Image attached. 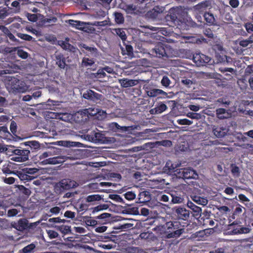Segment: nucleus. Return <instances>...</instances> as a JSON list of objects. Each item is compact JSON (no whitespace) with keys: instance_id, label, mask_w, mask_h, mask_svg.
<instances>
[{"instance_id":"1","label":"nucleus","mask_w":253,"mask_h":253,"mask_svg":"<svg viewBox=\"0 0 253 253\" xmlns=\"http://www.w3.org/2000/svg\"><path fill=\"white\" fill-rule=\"evenodd\" d=\"M156 229L167 238L178 237L184 232V229L181 228V224L178 221L167 222L164 225L157 226Z\"/></svg>"},{"instance_id":"2","label":"nucleus","mask_w":253,"mask_h":253,"mask_svg":"<svg viewBox=\"0 0 253 253\" xmlns=\"http://www.w3.org/2000/svg\"><path fill=\"white\" fill-rule=\"evenodd\" d=\"M6 87L9 91L13 93L24 92L27 89V86L24 82L17 78L8 76L5 83Z\"/></svg>"},{"instance_id":"3","label":"nucleus","mask_w":253,"mask_h":253,"mask_svg":"<svg viewBox=\"0 0 253 253\" xmlns=\"http://www.w3.org/2000/svg\"><path fill=\"white\" fill-rule=\"evenodd\" d=\"M7 153L11 152L14 155L11 158V160L22 162L29 159L30 150L29 149H20L14 146L10 145L6 149Z\"/></svg>"},{"instance_id":"4","label":"nucleus","mask_w":253,"mask_h":253,"mask_svg":"<svg viewBox=\"0 0 253 253\" xmlns=\"http://www.w3.org/2000/svg\"><path fill=\"white\" fill-rule=\"evenodd\" d=\"M151 51L158 58H168L172 56L173 49L170 45L159 42Z\"/></svg>"},{"instance_id":"5","label":"nucleus","mask_w":253,"mask_h":253,"mask_svg":"<svg viewBox=\"0 0 253 253\" xmlns=\"http://www.w3.org/2000/svg\"><path fill=\"white\" fill-rule=\"evenodd\" d=\"M102 114L106 115L105 112L99 110V109L95 107H89L81 110L79 114L81 116V121L86 122L90 118L95 117V118L98 119L99 116Z\"/></svg>"},{"instance_id":"6","label":"nucleus","mask_w":253,"mask_h":253,"mask_svg":"<svg viewBox=\"0 0 253 253\" xmlns=\"http://www.w3.org/2000/svg\"><path fill=\"white\" fill-rule=\"evenodd\" d=\"M77 183L70 179H63L56 183L55 189L56 193H61L76 186Z\"/></svg>"},{"instance_id":"7","label":"nucleus","mask_w":253,"mask_h":253,"mask_svg":"<svg viewBox=\"0 0 253 253\" xmlns=\"http://www.w3.org/2000/svg\"><path fill=\"white\" fill-rule=\"evenodd\" d=\"M143 89L145 93L149 97H155L159 95L164 97L167 95V93L163 90L156 88L154 85L149 83L144 84Z\"/></svg>"},{"instance_id":"8","label":"nucleus","mask_w":253,"mask_h":253,"mask_svg":"<svg viewBox=\"0 0 253 253\" xmlns=\"http://www.w3.org/2000/svg\"><path fill=\"white\" fill-rule=\"evenodd\" d=\"M187 207L192 211V214L193 216L197 219L200 221V219L203 220V224H205V218L204 217L206 216L205 213L206 211L203 212V216L202 215V210L201 208L196 205H195L191 201H188L187 203Z\"/></svg>"},{"instance_id":"9","label":"nucleus","mask_w":253,"mask_h":253,"mask_svg":"<svg viewBox=\"0 0 253 253\" xmlns=\"http://www.w3.org/2000/svg\"><path fill=\"white\" fill-rule=\"evenodd\" d=\"M95 130H92L90 132L84 134L85 139L92 142H100L103 141L104 135L102 133Z\"/></svg>"},{"instance_id":"10","label":"nucleus","mask_w":253,"mask_h":253,"mask_svg":"<svg viewBox=\"0 0 253 253\" xmlns=\"http://www.w3.org/2000/svg\"><path fill=\"white\" fill-rule=\"evenodd\" d=\"M102 199V196L99 194L88 195L84 199L85 202L88 203V204L87 205L86 204H82L80 206V208L82 209V210H86V208L87 206L96 205L98 201H100Z\"/></svg>"},{"instance_id":"11","label":"nucleus","mask_w":253,"mask_h":253,"mask_svg":"<svg viewBox=\"0 0 253 253\" xmlns=\"http://www.w3.org/2000/svg\"><path fill=\"white\" fill-rule=\"evenodd\" d=\"M179 177L183 179L195 178L197 174L194 170L191 168H184L179 169Z\"/></svg>"},{"instance_id":"12","label":"nucleus","mask_w":253,"mask_h":253,"mask_svg":"<svg viewBox=\"0 0 253 253\" xmlns=\"http://www.w3.org/2000/svg\"><path fill=\"white\" fill-rule=\"evenodd\" d=\"M173 211L179 219L186 220L189 217L190 212L184 208H176L173 209Z\"/></svg>"},{"instance_id":"13","label":"nucleus","mask_w":253,"mask_h":253,"mask_svg":"<svg viewBox=\"0 0 253 253\" xmlns=\"http://www.w3.org/2000/svg\"><path fill=\"white\" fill-rule=\"evenodd\" d=\"M83 96L84 99L96 102L100 100L102 95L92 90L88 89L84 93Z\"/></svg>"},{"instance_id":"14","label":"nucleus","mask_w":253,"mask_h":253,"mask_svg":"<svg viewBox=\"0 0 253 253\" xmlns=\"http://www.w3.org/2000/svg\"><path fill=\"white\" fill-rule=\"evenodd\" d=\"M164 9L165 8L163 6H155L153 9L146 13V16L148 18L155 19L158 17L160 13L164 11Z\"/></svg>"},{"instance_id":"15","label":"nucleus","mask_w":253,"mask_h":253,"mask_svg":"<svg viewBox=\"0 0 253 253\" xmlns=\"http://www.w3.org/2000/svg\"><path fill=\"white\" fill-rule=\"evenodd\" d=\"M12 226L18 231H23L28 229V221L26 218L20 219L17 222H14Z\"/></svg>"},{"instance_id":"16","label":"nucleus","mask_w":253,"mask_h":253,"mask_svg":"<svg viewBox=\"0 0 253 253\" xmlns=\"http://www.w3.org/2000/svg\"><path fill=\"white\" fill-rule=\"evenodd\" d=\"M56 64L61 69H64L67 66L66 63V58L61 53L55 54V55Z\"/></svg>"},{"instance_id":"17","label":"nucleus","mask_w":253,"mask_h":253,"mask_svg":"<svg viewBox=\"0 0 253 253\" xmlns=\"http://www.w3.org/2000/svg\"><path fill=\"white\" fill-rule=\"evenodd\" d=\"M16 175L19 177L20 180L24 181V183L31 181L34 178V176L28 174L25 172H24V171L22 170H16Z\"/></svg>"},{"instance_id":"18","label":"nucleus","mask_w":253,"mask_h":253,"mask_svg":"<svg viewBox=\"0 0 253 253\" xmlns=\"http://www.w3.org/2000/svg\"><path fill=\"white\" fill-rule=\"evenodd\" d=\"M66 41L59 40L58 41V44L60 45L63 49L68 50L72 52H75L76 48L72 44L69 43L68 42L69 40L68 38L66 39Z\"/></svg>"},{"instance_id":"19","label":"nucleus","mask_w":253,"mask_h":253,"mask_svg":"<svg viewBox=\"0 0 253 253\" xmlns=\"http://www.w3.org/2000/svg\"><path fill=\"white\" fill-rule=\"evenodd\" d=\"M151 199L150 193L147 191H143L140 192L138 195V200L139 203H145Z\"/></svg>"},{"instance_id":"20","label":"nucleus","mask_w":253,"mask_h":253,"mask_svg":"<svg viewBox=\"0 0 253 253\" xmlns=\"http://www.w3.org/2000/svg\"><path fill=\"white\" fill-rule=\"evenodd\" d=\"M213 133L217 137H222L227 134L228 129L226 128L221 127H215L213 128Z\"/></svg>"},{"instance_id":"21","label":"nucleus","mask_w":253,"mask_h":253,"mask_svg":"<svg viewBox=\"0 0 253 253\" xmlns=\"http://www.w3.org/2000/svg\"><path fill=\"white\" fill-rule=\"evenodd\" d=\"M178 14V10L176 8H171L169 9V13L166 16V19L168 21H170L175 22L177 19Z\"/></svg>"},{"instance_id":"22","label":"nucleus","mask_w":253,"mask_h":253,"mask_svg":"<svg viewBox=\"0 0 253 253\" xmlns=\"http://www.w3.org/2000/svg\"><path fill=\"white\" fill-rule=\"evenodd\" d=\"M48 116L51 118H54L55 117L56 119L63 120L65 122L69 121L71 118L70 115L68 113H61L55 115L54 113L50 112Z\"/></svg>"},{"instance_id":"23","label":"nucleus","mask_w":253,"mask_h":253,"mask_svg":"<svg viewBox=\"0 0 253 253\" xmlns=\"http://www.w3.org/2000/svg\"><path fill=\"white\" fill-rule=\"evenodd\" d=\"M119 83L122 87L125 88L133 86L137 84L136 80L125 78L119 80Z\"/></svg>"},{"instance_id":"24","label":"nucleus","mask_w":253,"mask_h":253,"mask_svg":"<svg viewBox=\"0 0 253 253\" xmlns=\"http://www.w3.org/2000/svg\"><path fill=\"white\" fill-rule=\"evenodd\" d=\"M167 109V105L163 103H159L156 107L150 110L152 114H158L162 113Z\"/></svg>"},{"instance_id":"25","label":"nucleus","mask_w":253,"mask_h":253,"mask_svg":"<svg viewBox=\"0 0 253 253\" xmlns=\"http://www.w3.org/2000/svg\"><path fill=\"white\" fill-rule=\"evenodd\" d=\"M24 145L29 147L32 152L39 150L40 148V144L37 141H28L25 142Z\"/></svg>"},{"instance_id":"26","label":"nucleus","mask_w":253,"mask_h":253,"mask_svg":"<svg viewBox=\"0 0 253 253\" xmlns=\"http://www.w3.org/2000/svg\"><path fill=\"white\" fill-rule=\"evenodd\" d=\"M0 30L3 33V35L8 37L11 41L16 42L17 39L10 31L4 26L0 25Z\"/></svg>"},{"instance_id":"27","label":"nucleus","mask_w":253,"mask_h":253,"mask_svg":"<svg viewBox=\"0 0 253 253\" xmlns=\"http://www.w3.org/2000/svg\"><path fill=\"white\" fill-rule=\"evenodd\" d=\"M216 115L217 117L220 119L229 118L231 116L230 113L222 108H220L216 110Z\"/></svg>"},{"instance_id":"28","label":"nucleus","mask_w":253,"mask_h":253,"mask_svg":"<svg viewBox=\"0 0 253 253\" xmlns=\"http://www.w3.org/2000/svg\"><path fill=\"white\" fill-rule=\"evenodd\" d=\"M171 198V202L173 204H180L183 202V198L176 192L169 194Z\"/></svg>"},{"instance_id":"29","label":"nucleus","mask_w":253,"mask_h":253,"mask_svg":"<svg viewBox=\"0 0 253 253\" xmlns=\"http://www.w3.org/2000/svg\"><path fill=\"white\" fill-rule=\"evenodd\" d=\"M83 47L84 48L90 52L88 54H86L87 56H90L91 57H96L97 56L98 50L96 48L89 47L85 44H84Z\"/></svg>"},{"instance_id":"30","label":"nucleus","mask_w":253,"mask_h":253,"mask_svg":"<svg viewBox=\"0 0 253 253\" xmlns=\"http://www.w3.org/2000/svg\"><path fill=\"white\" fill-rule=\"evenodd\" d=\"M207 25L218 26L213 14L209 12H207Z\"/></svg>"},{"instance_id":"31","label":"nucleus","mask_w":253,"mask_h":253,"mask_svg":"<svg viewBox=\"0 0 253 253\" xmlns=\"http://www.w3.org/2000/svg\"><path fill=\"white\" fill-rule=\"evenodd\" d=\"M3 135L4 139H10L12 136L11 134L8 131L7 127L3 126H0V136Z\"/></svg>"},{"instance_id":"32","label":"nucleus","mask_w":253,"mask_h":253,"mask_svg":"<svg viewBox=\"0 0 253 253\" xmlns=\"http://www.w3.org/2000/svg\"><path fill=\"white\" fill-rule=\"evenodd\" d=\"M195 9L199 11L200 13L203 15L204 19L206 20V11H204L206 8V1H203L195 5Z\"/></svg>"},{"instance_id":"33","label":"nucleus","mask_w":253,"mask_h":253,"mask_svg":"<svg viewBox=\"0 0 253 253\" xmlns=\"http://www.w3.org/2000/svg\"><path fill=\"white\" fill-rule=\"evenodd\" d=\"M192 236L197 241H204L206 236V229L196 232Z\"/></svg>"},{"instance_id":"34","label":"nucleus","mask_w":253,"mask_h":253,"mask_svg":"<svg viewBox=\"0 0 253 253\" xmlns=\"http://www.w3.org/2000/svg\"><path fill=\"white\" fill-rule=\"evenodd\" d=\"M196 25V23L192 20H187L186 21H181V30H188L190 27H193Z\"/></svg>"},{"instance_id":"35","label":"nucleus","mask_w":253,"mask_h":253,"mask_svg":"<svg viewBox=\"0 0 253 253\" xmlns=\"http://www.w3.org/2000/svg\"><path fill=\"white\" fill-rule=\"evenodd\" d=\"M57 229L63 234H67L71 232V227L68 225H61L57 227Z\"/></svg>"},{"instance_id":"36","label":"nucleus","mask_w":253,"mask_h":253,"mask_svg":"<svg viewBox=\"0 0 253 253\" xmlns=\"http://www.w3.org/2000/svg\"><path fill=\"white\" fill-rule=\"evenodd\" d=\"M68 23L73 27H75L78 29H81L82 28V26L84 24L83 22H82L80 21H77L72 19L69 20Z\"/></svg>"},{"instance_id":"37","label":"nucleus","mask_w":253,"mask_h":253,"mask_svg":"<svg viewBox=\"0 0 253 253\" xmlns=\"http://www.w3.org/2000/svg\"><path fill=\"white\" fill-rule=\"evenodd\" d=\"M115 20L118 24H122L124 22V17L122 13L121 12H115Z\"/></svg>"},{"instance_id":"38","label":"nucleus","mask_w":253,"mask_h":253,"mask_svg":"<svg viewBox=\"0 0 253 253\" xmlns=\"http://www.w3.org/2000/svg\"><path fill=\"white\" fill-rule=\"evenodd\" d=\"M16 35L18 38H19L22 40H24L25 41H32L34 40V39L32 36H31L29 35L26 34H23L21 33H17Z\"/></svg>"},{"instance_id":"39","label":"nucleus","mask_w":253,"mask_h":253,"mask_svg":"<svg viewBox=\"0 0 253 253\" xmlns=\"http://www.w3.org/2000/svg\"><path fill=\"white\" fill-rule=\"evenodd\" d=\"M126 253H143L142 249L138 247H128L126 251Z\"/></svg>"},{"instance_id":"40","label":"nucleus","mask_w":253,"mask_h":253,"mask_svg":"<svg viewBox=\"0 0 253 253\" xmlns=\"http://www.w3.org/2000/svg\"><path fill=\"white\" fill-rule=\"evenodd\" d=\"M125 48V50H123V49H122V52L123 55L126 54L128 56H131L133 55V47L131 45H126Z\"/></svg>"},{"instance_id":"41","label":"nucleus","mask_w":253,"mask_h":253,"mask_svg":"<svg viewBox=\"0 0 253 253\" xmlns=\"http://www.w3.org/2000/svg\"><path fill=\"white\" fill-rule=\"evenodd\" d=\"M10 167L11 166L9 165L6 167L3 166L2 169V171L3 173L5 174L6 175L10 174H13L16 175V170H11L10 168Z\"/></svg>"},{"instance_id":"42","label":"nucleus","mask_w":253,"mask_h":253,"mask_svg":"<svg viewBox=\"0 0 253 253\" xmlns=\"http://www.w3.org/2000/svg\"><path fill=\"white\" fill-rule=\"evenodd\" d=\"M17 54L18 56L20 57H21L22 59H25L27 58L28 56V53L26 51H24L21 48H17Z\"/></svg>"},{"instance_id":"43","label":"nucleus","mask_w":253,"mask_h":253,"mask_svg":"<svg viewBox=\"0 0 253 253\" xmlns=\"http://www.w3.org/2000/svg\"><path fill=\"white\" fill-rule=\"evenodd\" d=\"M94 63V61L92 59H89L88 58L84 57L82 60V65L85 67L91 66Z\"/></svg>"},{"instance_id":"44","label":"nucleus","mask_w":253,"mask_h":253,"mask_svg":"<svg viewBox=\"0 0 253 253\" xmlns=\"http://www.w3.org/2000/svg\"><path fill=\"white\" fill-rule=\"evenodd\" d=\"M20 212V209H9L7 211V215L8 217H12L16 216Z\"/></svg>"},{"instance_id":"45","label":"nucleus","mask_w":253,"mask_h":253,"mask_svg":"<svg viewBox=\"0 0 253 253\" xmlns=\"http://www.w3.org/2000/svg\"><path fill=\"white\" fill-rule=\"evenodd\" d=\"M35 245L33 244H31L23 248L22 251L23 253H30L35 249Z\"/></svg>"},{"instance_id":"46","label":"nucleus","mask_w":253,"mask_h":253,"mask_svg":"<svg viewBox=\"0 0 253 253\" xmlns=\"http://www.w3.org/2000/svg\"><path fill=\"white\" fill-rule=\"evenodd\" d=\"M109 198L113 200L116 202L125 203L123 198L119 195L117 194H110L109 196Z\"/></svg>"},{"instance_id":"47","label":"nucleus","mask_w":253,"mask_h":253,"mask_svg":"<svg viewBox=\"0 0 253 253\" xmlns=\"http://www.w3.org/2000/svg\"><path fill=\"white\" fill-rule=\"evenodd\" d=\"M9 14L6 10V8L0 7V19H3Z\"/></svg>"},{"instance_id":"48","label":"nucleus","mask_w":253,"mask_h":253,"mask_svg":"<svg viewBox=\"0 0 253 253\" xmlns=\"http://www.w3.org/2000/svg\"><path fill=\"white\" fill-rule=\"evenodd\" d=\"M250 229L246 227H241L239 229H236L233 231L234 234H243L249 232Z\"/></svg>"},{"instance_id":"49","label":"nucleus","mask_w":253,"mask_h":253,"mask_svg":"<svg viewBox=\"0 0 253 253\" xmlns=\"http://www.w3.org/2000/svg\"><path fill=\"white\" fill-rule=\"evenodd\" d=\"M108 208V206L106 204L98 205L92 208V212H97L103 210H106Z\"/></svg>"},{"instance_id":"50","label":"nucleus","mask_w":253,"mask_h":253,"mask_svg":"<svg viewBox=\"0 0 253 253\" xmlns=\"http://www.w3.org/2000/svg\"><path fill=\"white\" fill-rule=\"evenodd\" d=\"M10 129L11 133L16 136L17 132V124L15 121H12L10 123Z\"/></svg>"},{"instance_id":"51","label":"nucleus","mask_w":253,"mask_h":253,"mask_svg":"<svg viewBox=\"0 0 253 253\" xmlns=\"http://www.w3.org/2000/svg\"><path fill=\"white\" fill-rule=\"evenodd\" d=\"M177 122L180 125H190L193 123L192 121L187 119H179Z\"/></svg>"},{"instance_id":"52","label":"nucleus","mask_w":253,"mask_h":253,"mask_svg":"<svg viewBox=\"0 0 253 253\" xmlns=\"http://www.w3.org/2000/svg\"><path fill=\"white\" fill-rule=\"evenodd\" d=\"M170 83L171 82L168 77L165 76L163 77L161 80V84L163 86L167 87L169 85Z\"/></svg>"},{"instance_id":"53","label":"nucleus","mask_w":253,"mask_h":253,"mask_svg":"<svg viewBox=\"0 0 253 253\" xmlns=\"http://www.w3.org/2000/svg\"><path fill=\"white\" fill-rule=\"evenodd\" d=\"M116 33L121 38L122 41H125L126 39V36L125 31L121 29L116 30Z\"/></svg>"},{"instance_id":"54","label":"nucleus","mask_w":253,"mask_h":253,"mask_svg":"<svg viewBox=\"0 0 253 253\" xmlns=\"http://www.w3.org/2000/svg\"><path fill=\"white\" fill-rule=\"evenodd\" d=\"M125 197L128 200H132L135 199L136 195L133 192L128 191L124 194Z\"/></svg>"},{"instance_id":"55","label":"nucleus","mask_w":253,"mask_h":253,"mask_svg":"<svg viewBox=\"0 0 253 253\" xmlns=\"http://www.w3.org/2000/svg\"><path fill=\"white\" fill-rule=\"evenodd\" d=\"M22 170H23L24 172L27 173L28 174H33L38 172V169L36 168H25L23 169Z\"/></svg>"},{"instance_id":"56","label":"nucleus","mask_w":253,"mask_h":253,"mask_svg":"<svg viewBox=\"0 0 253 253\" xmlns=\"http://www.w3.org/2000/svg\"><path fill=\"white\" fill-rule=\"evenodd\" d=\"M187 116L191 119H195L197 120L201 119L202 116V115L199 113L193 112L188 113Z\"/></svg>"},{"instance_id":"57","label":"nucleus","mask_w":253,"mask_h":253,"mask_svg":"<svg viewBox=\"0 0 253 253\" xmlns=\"http://www.w3.org/2000/svg\"><path fill=\"white\" fill-rule=\"evenodd\" d=\"M19 189L20 190V191L25 195L29 196L31 194V190L29 189L26 188L23 185H19Z\"/></svg>"},{"instance_id":"58","label":"nucleus","mask_w":253,"mask_h":253,"mask_svg":"<svg viewBox=\"0 0 253 253\" xmlns=\"http://www.w3.org/2000/svg\"><path fill=\"white\" fill-rule=\"evenodd\" d=\"M60 210L61 209L59 207L56 206L50 209L49 213H51V214H48V215L49 216H51L53 214H58V213H59Z\"/></svg>"},{"instance_id":"59","label":"nucleus","mask_w":253,"mask_h":253,"mask_svg":"<svg viewBox=\"0 0 253 253\" xmlns=\"http://www.w3.org/2000/svg\"><path fill=\"white\" fill-rule=\"evenodd\" d=\"M200 56L199 55H196V56H193V59L194 61L197 64H199V65H203V63H205L206 62L204 59H200Z\"/></svg>"},{"instance_id":"60","label":"nucleus","mask_w":253,"mask_h":253,"mask_svg":"<svg viewBox=\"0 0 253 253\" xmlns=\"http://www.w3.org/2000/svg\"><path fill=\"white\" fill-rule=\"evenodd\" d=\"M47 233L50 239L55 238L58 236V233L52 230H47Z\"/></svg>"},{"instance_id":"61","label":"nucleus","mask_w":253,"mask_h":253,"mask_svg":"<svg viewBox=\"0 0 253 253\" xmlns=\"http://www.w3.org/2000/svg\"><path fill=\"white\" fill-rule=\"evenodd\" d=\"M66 220L64 219H61L60 217H53L48 219L49 222L53 223H64L66 222Z\"/></svg>"},{"instance_id":"62","label":"nucleus","mask_w":253,"mask_h":253,"mask_svg":"<svg viewBox=\"0 0 253 253\" xmlns=\"http://www.w3.org/2000/svg\"><path fill=\"white\" fill-rule=\"evenodd\" d=\"M3 182L8 184H12L15 182V179L13 177H2Z\"/></svg>"},{"instance_id":"63","label":"nucleus","mask_w":253,"mask_h":253,"mask_svg":"<svg viewBox=\"0 0 253 253\" xmlns=\"http://www.w3.org/2000/svg\"><path fill=\"white\" fill-rule=\"evenodd\" d=\"M99 183H92L88 185V187L90 189L94 190V191H99Z\"/></svg>"},{"instance_id":"64","label":"nucleus","mask_w":253,"mask_h":253,"mask_svg":"<svg viewBox=\"0 0 253 253\" xmlns=\"http://www.w3.org/2000/svg\"><path fill=\"white\" fill-rule=\"evenodd\" d=\"M181 83L182 84L185 85L186 87H189L193 84V82L188 79H183L181 80Z\"/></svg>"}]
</instances>
